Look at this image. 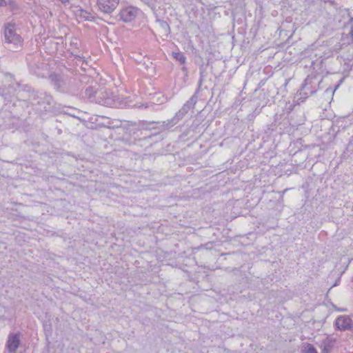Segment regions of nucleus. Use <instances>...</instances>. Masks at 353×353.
I'll use <instances>...</instances> for the list:
<instances>
[{
  "instance_id": "nucleus-3",
  "label": "nucleus",
  "mask_w": 353,
  "mask_h": 353,
  "mask_svg": "<svg viewBox=\"0 0 353 353\" xmlns=\"http://www.w3.org/2000/svg\"><path fill=\"white\" fill-rule=\"evenodd\" d=\"M5 37L8 43H14L19 46H21L22 44L21 37L15 34L9 27L6 28Z\"/></svg>"
},
{
  "instance_id": "nucleus-6",
  "label": "nucleus",
  "mask_w": 353,
  "mask_h": 353,
  "mask_svg": "<svg viewBox=\"0 0 353 353\" xmlns=\"http://www.w3.org/2000/svg\"><path fill=\"white\" fill-rule=\"evenodd\" d=\"M173 57L181 63L183 64L185 63L186 58L182 52H174Z\"/></svg>"
},
{
  "instance_id": "nucleus-9",
  "label": "nucleus",
  "mask_w": 353,
  "mask_h": 353,
  "mask_svg": "<svg viewBox=\"0 0 353 353\" xmlns=\"http://www.w3.org/2000/svg\"><path fill=\"white\" fill-rule=\"evenodd\" d=\"M4 0H0V6H3L4 4Z\"/></svg>"
},
{
  "instance_id": "nucleus-7",
  "label": "nucleus",
  "mask_w": 353,
  "mask_h": 353,
  "mask_svg": "<svg viewBox=\"0 0 353 353\" xmlns=\"http://www.w3.org/2000/svg\"><path fill=\"white\" fill-rule=\"evenodd\" d=\"M302 353H318L316 349L311 345L307 344L302 351Z\"/></svg>"
},
{
  "instance_id": "nucleus-5",
  "label": "nucleus",
  "mask_w": 353,
  "mask_h": 353,
  "mask_svg": "<svg viewBox=\"0 0 353 353\" xmlns=\"http://www.w3.org/2000/svg\"><path fill=\"white\" fill-rule=\"evenodd\" d=\"M19 345V336L15 334L10 336L7 343V348L10 352H14Z\"/></svg>"
},
{
  "instance_id": "nucleus-1",
  "label": "nucleus",
  "mask_w": 353,
  "mask_h": 353,
  "mask_svg": "<svg viewBox=\"0 0 353 353\" xmlns=\"http://www.w3.org/2000/svg\"><path fill=\"white\" fill-rule=\"evenodd\" d=\"M119 0H98L97 5L99 9L105 13L113 12L118 6Z\"/></svg>"
},
{
  "instance_id": "nucleus-2",
  "label": "nucleus",
  "mask_w": 353,
  "mask_h": 353,
  "mask_svg": "<svg viewBox=\"0 0 353 353\" xmlns=\"http://www.w3.org/2000/svg\"><path fill=\"white\" fill-rule=\"evenodd\" d=\"M137 10L133 7H128L120 12V17L125 22L131 21L137 15Z\"/></svg>"
},
{
  "instance_id": "nucleus-4",
  "label": "nucleus",
  "mask_w": 353,
  "mask_h": 353,
  "mask_svg": "<svg viewBox=\"0 0 353 353\" xmlns=\"http://www.w3.org/2000/svg\"><path fill=\"white\" fill-rule=\"evenodd\" d=\"M336 326L341 330H349L352 327V320L347 316H339L336 320Z\"/></svg>"
},
{
  "instance_id": "nucleus-10",
  "label": "nucleus",
  "mask_w": 353,
  "mask_h": 353,
  "mask_svg": "<svg viewBox=\"0 0 353 353\" xmlns=\"http://www.w3.org/2000/svg\"><path fill=\"white\" fill-rule=\"evenodd\" d=\"M61 2L63 3H65V2H68L69 0H60Z\"/></svg>"
},
{
  "instance_id": "nucleus-8",
  "label": "nucleus",
  "mask_w": 353,
  "mask_h": 353,
  "mask_svg": "<svg viewBox=\"0 0 353 353\" xmlns=\"http://www.w3.org/2000/svg\"><path fill=\"white\" fill-rule=\"evenodd\" d=\"M323 353H329V350L327 348L325 347L323 350Z\"/></svg>"
}]
</instances>
